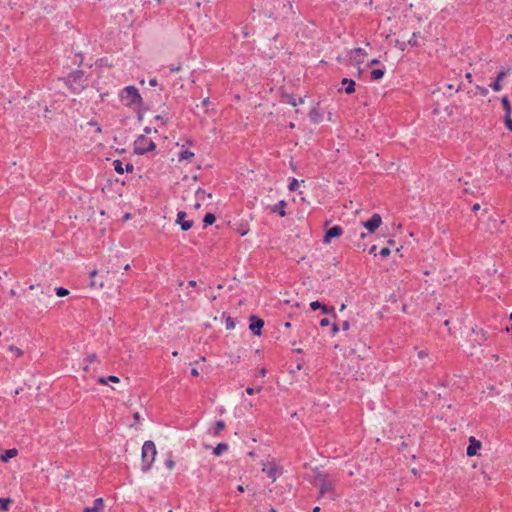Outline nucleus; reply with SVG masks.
<instances>
[{"label": "nucleus", "mask_w": 512, "mask_h": 512, "mask_svg": "<svg viewBox=\"0 0 512 512\" xmlns=\"http://www.w3.org/2000/svg\"><path fill=\"white\" fill-rule=\"evenodd\" d=\"M157 455L156 446L153 441L148 440L145 441L142 446V465L141 469L143 472H147L151 469L152 464L155 461V457Z\"/></svg>", "instance_id": "1"}, {"label": "nucleus", "mask_w": 512, "mask_h": 512, "mask_svg": "<svg viewBox=\"0 0 512 512\" xmlns=\"http://www.w3.org/2000/svg\"><path fill=\"white\" fill-rule=\"evenodd\" d=\"M121 100L126 106H132L140 104L142 101L141 95L138 91V89L134 86H127L125 87L121 94Z\"/></svg>", "instance_id": "2"}, {"label": "nucleus", "mask_w": 512, "mask_h": 512, "mask_svg": "<svg viewBox=\"0 0 512 512\" xmlns=\"http://www.w3.org/2000/svg\"><path fill=\"white\" fill-rule=\"evenodd\" d=\"M155 147V143L151 139L141 135L135 141L134 152L138 155H143L149 151H153Z\"/></svg>", "instance_id": "3"}, {"label": "nucleus", "mask_w": 512, "mask_h": 512, "mask_svg": "<svg viewBox=\"0 0 512 512\" xmlns=\"http://www.w3.org/2000/svg\"><path fill=\"white\" fill-rule=\"evenodd\" d=\"M382 224V218L379 214H373L372 217L363 222V226L368 230L369 233H374Z\"/></svg>", "instance_id": "4"}, {"label": "nucleus", "mask_w": 512, "mask_h": 512, "mask_svg": "<svg viewBox=\"0 0 512 512\" xmlns=\"http://www.w3.org/2000/svg\"><path fill=\"white\" fill-rule=\"evenodd\" d=\"M250 325L249 329L254 334L259 336L261 334V330L264 326V321L257 317L256 315H251L249 318Z\"/></svg>", "instance_id": "5"}, {"label": "nucleus", "mask_w": 512, "mask_h": 512, "mask_svg": "<svg viewBox=\"0 0 512 512\" xmlns=\"http://www.w3.org/2000/svg\"><path fill=\"white\" fill-rule=\"evenodd\" d=\"M342 233H343L342 227L335 225L326 230L323 241H324V243H330L332 238L339 237L342 235Z\"/></svg>", "instance_id": "6"}, {"label": "nucleus", "mask_w": 512, "mask_h": 512, "mask_svg": "<svg viewBox=\"0 0 512 512\" xmlns=\"http://www.w3.org/2000/svg\"><path fill=\"white\" fill-rule=\"evenodd\" d=\"M509 74H510V69H507V70H505V69H501V70L498 72V74H497V76H496L495 81L491 84L492 89H493L494 91H496V92L500 91V90L502 89V84H501L502 80H503L507 75H509Z\"/></svg>", "instance_id": "7"}, {"label": "nucleus", "mask_w": 512, "mask_h": 512, "mask_svg": "<svg viewBox=\"0 0 512 512\" xmlns=\"http://www.w3.org/2000/svg\"><path fill=\"white\" fill-rule=\"evenodd\" d=\"M481 448V442L477 440L475 437L471 436L469 438V445L466 450V454L468 456H474L477 454L478 450Z\"/></svg>", "instance_id": "8"}, {"label": "nucleus", "mask_w": 512, "mask_h": 512, "mask_svg": "<svg viewBox=\"0 0 512 512\" xmlns=\"http://www.w3.org/2000/svg\"><path fill=\"white\" fill-rule=\"evenodd\" d=\"M185 217H186V212L179 211L177 214L176 223L180 225V227L183 231H188L192 227L193 221L185 220L184 219Z\"/></svg>", "instance_id": "9"}, {"label": "nucleus", "mask_w": 512, "mask_h": 512, "mask_svg": "<svg viewBox=\"0 0 512 512\" xmlns=\"http://www.w3.org/2000/svg\"><path fill=\"white\" fill-rule=\"evenodd\" d=\"M326 494H329V498L331 500L334 499V491H333V484L329 481H322L320 486V496H325Z\"/></svg>", "instance_id": "10"}, {"label": "nucleus", "mask_w": 512, "mask_h": 512, "mask_svg": "<svg viewBox=\"0 0 512 512\" xmlns=\"http://www.w3.org/2000/svg\"><path fill=\"white\" fill-rule=\"evenodd\" d=\"M262 471L265 472L267 476L271 478L273 481L276 480L278 473L276 466L272 464H264Z\"/></svg>", "instance_id": "11"}, {"label": "nucleus", "mask_w": 512, "mask_h": 512, "mask_svg": "<svg viewBox=\"0 0 512 512\" xmlns=\"http://www.w3.org/2000/svg\"><path fill=\"white\" fill-rule=\"evenodd\" d=\"M285 206L286 202L284 200H281L271 207V212L278 213L281 217H284L286 215V212L284 210Z\"/></svg>", "instance_id": "12"}, {"label": "nucleus", "mask_w": 512, "mask_h": 512, "mask_svg": "<svg viewBox=\"0 0 512 512\" xmlns=\"http://www.w3.org/2000/svg\"><path fill=\"white\" fill-rule=\"evenodd\" d=\"M342 85L347 94H352L355 91V81L352 79L343 78Z\"/></svg>", "instance_id": "13"}, {"label": "nucleus", "mask_w": 512, "mask_h": 512, "mask_svg": "<svg viewBox=\"0 0 512 512\" xmlns=\"http://www.w3.org/2000/svg\"><path fill=\"white\" fill-rule=\"evenodd\" d=\"M309 118L313 123H319L322 120V114L320 113L319 109L314 107L309 112Z\"/></svg>", "instance_id": "14"}, {"label": "nucleus", "mask_w": 512, "mask_h": 512, "mask_svg": "<svg viewBox=\"0 0 512 512\" xmlns=\"http://www.w3.org/2000/svg\"><path fill=\"white\" fill-rule=\"evenodd\" d=\"M17 453V449H8L4 452V454L1 455V460L3 462H8L11 458L15 457Z\"/></svg>", "instance_id": "15"}, {"label": "nucleus", "mask_w": 512, "mask_h": 512, "mask_svg": "<svg viewBox=\"0 0 512 512\" xmlns=\"http://www.w3.org/2000/svg\"><path fill=\"white\" fill-rule=\"evenodd\" d=\"M96 275H97L96 270H93L90 272V277H91L90 287L91 288H102L104 286V284L102 281L98 282L97 280L94 279L96 277Z\"/></svg>", "instance_id": "16"}, {"label": "nucleus", "mask_w": 512, "mask_h": 512, "mask_svg": "<svg viewBox=\"0 0 512 512\" xmlns=\"http://www.w3.org/2000/svg\"><path fill=\"white\" fill-rule=\"evenodd\" d=\"M501 103H502L503 109L505 111V115L511 114L512 107H511L510 101L507 96H503L501 98Z\"/></svg>", "instance_id": "17"}, {"label": "nucleus", "mask_w": 512, "mask_h": 512, "mask_svg": "<svg viewBox=\"0 0 512 512\" xmlns=\"http://www.w3.org/2000/svg\"><path fill=\"white\" fill-rule=\"evenodd\" d=\"M228 449V445L226 443H219L213 450V454L215 456H220L224 451Z\"/></svg>", "instance_id": "18"}, {"label": "nucleus", "mask_w": 512, "mask_h": 512, "mask_svg": "<svg viewBox=\"0 0 512 512\" xmlns=\"http://www.w3.org/2000/svg\"><path fill=\"white\" fill-rule=\"evenodd\" d=\"M194 156V153L188 150H182L179 153L178 160L179 161H185L190 160Z\"/></svg>", "instance_id": "19"}, {"label": "nucleus", "mask_w": 512, "mask_h": 512, "mask_svg": "<svg viewBox=\"0 0 512 512\" xmlns=\"http://www.w3.org/2000/svg\"><path fill=\"white\" fill-rule=\"evenodd\" d=\"M216 220V217L214 214L212 213H207L205 216H204V219H203V223H204V226L207 227L209 225H212Z\"/></svg>", "instance_id": "20"}, {"label": "nucleus", "mask_w": 512, "mask_h": 512, "mask_svg": "<svg viewBox=\"0 0 512 512\" xmlns=\"http://www.w3.org/2000/svg\"><path fill=\"white\" fill-rule=\"evenodd\" d=\"M113 167H114V170L118 173V174H123L124 173V167H123V163L121 160L119 159H116L113 161Z\"/></svg>", "instance_id": "21"}, {"label": "nucleus", "mask_w": 512, "mask_h": 512, "mask_svg": "<svg viewBox=\"0 0 512 512\" xmlns=\"http://www.w3.org/2000/svg\"><path fill=\"white\" fill-rule=\"evenodd\" d=\"M12 500L10 498H0V510H8Z\"/></svg>", "instance_id": "22"}, {"label": "nucleus", "mask_w": 512, "mask_h": 512, "mask_svg": "<svg viewBox=\"0 0 512 512\" xmlns=\"http://www.w3.org/2000/svg\"><path fill=\"white\" fill-rule=\"evenodd\" d=\"M384 70L382 69H374L371 71V79L372 80H379L383 77Z\"/></svg>", "instance_id": "23"}, {"label": "nucleus", "mask_w": 512, "mask_h": 512, "mask_svg": "<svg viewBox=\"0 0 512 512\" xmlns=\"http://www.w3.org/2000/svg\"><path fill=\"white\" fill-rule=\"evenodd\" d=\"M351 58L356 59L357 56H364L366 52L363 48H355L350 52Z\"/></svg>", "instance_id": "24"}, {"label": "nucleus", "mask_w": 512, "mask_h": 512, "mask_svg": "<svg viewBox=\"0 0 512 512\" xmlns=\"http://www.w3.org/2000/svg\"><path fill=\"white\" fill-rule=\"evenodd\" d=\"M418 38H419V34L413 33L412 36L410 37V39L408 40V44L411 46H415V47L419 46Z\"/></svg>", "instance_id": "25"}, {"label": "nucleus", "mask_w": 512, "mask_h": 512, "mask_svg": "<svg viewBox=\"0 0 512 512\" xmlns=\"http://www.w3.org/2000/svg\"><path fill=\"white\" fill-rule=\"evenodd\" d=\"M103 506H104V501L102 498H97L94 500V505L93 507L98 511L100 512L102 509H103Z\"/></svg>", "instance_id": "26"}, {"label": "nucleus", "mask_w": 512, "mask_h": 512, "mask_svg": "<svg viewBox=\"0 0 512 512\" xmlns=\"http://www.w3.org/2000/svg\"><path fill=\"white\" fill-rule=\"evenodd\" d=\"M205 195H206V192H205L203 189L198 188V189L196 190V197H197V199H198V200H203V198H204V196H205ZM207 197H208V198H211V197H212V194H211V193H208V194H207Z\"/></svg>", "instance_id": "27"}, {"label": "nucleus", "mask_w": 512, "mask_h": 512, "mask_svg": "<svg viewBox=\"0 0 512 512\" xmlns=\"http://www.w3.org/2000/svg\"><path fill=\"white\" fill-rule=\"evenodd\" d=\"M56 295L59 297H65L69 294V291L66 288L58 287L55 289Z\"/></svg>", "instance_id": "28"}, {"label": "nucleus", "mask_w": 512, "mask_h": 512, "mask_svg": "<svg viewBox=\"0 0 512 512\" xmlns=\"http://www.w3.org/2000/svg\"><path fill=\"white\" fill-rule=\"evenodd\" d=\"M225 428V423L223 420H219L215 424V434H219Z\"/></svg>", "instance_id": "29"}, {"label": "nucleus", "mask_w": 512, "mask_h": 512, "mask_svg": "<svg viewBox=\"0 0 512 512\" xmlns=\"http://www.w3.org/2000/svg\"><path fill=\"white\" fill-rule=\"evenodd\" d=\"M504 123H505L507 129L512 132V118H511V114H508V115L504 116Z\"/></svg>", "instance_id": "30"}, {"label": "nucleus", "mask_w": 512, "mask_h": 512, "mask_svg": "<svg viewBox=\"0 0 512 512\" xmlns=\"http://www.w3.org/2000/svg\"><path fill=\"white\" fill-rule=\"evenodd\" d=\"M298 186H299V183H298L297 179L292 178L289 183L288 188L290 191H295V190H297Z\"/></svg>", "instance_id": "31"}, {"label": "nucleus", "mask_w": 512, "mask_h": 512, "mask_svg": "<svg viewBox=\"0 0 512 512\" xmlns=\"http://www.w3.org/2000/svg\"><path fill=\"white\" fill-rule=\"evenodd\" d=\"M8 350L15 353L16 356H21L23 354L22 350L14 345L8 347Z\"/></svg>", "instance_id": "32"}, {"label": "nucleus", "mask_w": 512, "mask_h": 512, "mask_svg": "<svg viewBox=\"0 0 512 512\" xmlns=\"http://www.w3.org/2000/svg\"><path fill=\"white\" fill-rule=\"evenodd\" d=\"M288 102L292 105V106H297L298 104H301L304 102L303 98H299V100L297 101L295 98H293L292 96H289V100Z\"/></svg>", "instance_id": "33"}, {"label": "nucleus", "mask_w": 512, "mask_h": 512, "mask_svg": "<svg viewBox=\"0 0 512 512\" xmlns=\"http://www.w3.org/2000/svg\"><path fill=\"white\" fill-rule=\"evenodd\" d=\"M226 328H227L228 330H232V329H234V328H235V322H234V320H233L232 318H230V317H228V318L226 319Z\"/></svg>", "instance_id": "34"}, {"label": "nucleus", "mask_w": 512, "mask_h": 512, "mask_svg": "<svg viewBox=\"0 0 512 512\" xmlns=\"http://www.w3.org/2000/svg\"><path fill=\"white\" fill-rule=\"evenodd\" d=\"M323 306L322 303H320L319 301H313L310 303V307L312 310H317V309H321Z\"/></svg>", "instance_id": "35"}, {"label": "nucleus", "mask_w": 512, "mask_h": 512, "mask_svg": "<svg viewBox=\"0 0 512 512\" xmlns=\"http://www.w3.org/2000/svg\"><path fill=\"white\" fill-rule=\"evenodd\" d=\"M322 312L324 314H331V313H334V307H328L326 305L323 304L322 308H321Z\"/></svg>", "instance_id": "36"}, {"label": "nucleus", "mask_w": 512, "mask_h": 512, "mask_svg": "<svg viewBox=\"0 0 512 512\" xmlns=\"http://www.w3.org/2000/svg\"><path fill=\"white\" fill-rule=\"evenodd\" d=\"M165 466L169 469V470H172L175 466V462L172 458H168L166 461H165Z\"/></svg>", "instance_id": "37"}, {"label": "nucleus", "mask_w": 512, "mask_h": 512, "mask_svg": "<svg viewBox=\"0 0 512 512\" xmlns=\"http://www.w3.org/2000/svg\"><path fill=\"white\" fill-rule=\"evenodd\" d=\"M476 88H477V90L479 91V93H480L482 96H486V95H488V93H489V91H488V89H487L486 87H483V86H479V85H478Z\"/></svg>", "instance_id": "38"}, {"label": "nucleus", "mask_w": 512, "mask_h": 512, "mask_svg": "<svg viewBox=\"0 0 512 512\" xmlns=\"http://www.w3.org/2000/svg\"><path fill=\"white\" fill-rule=\"evenodd\" d=\"M380 255H381L382 257H387V256H389V255H390V249H389V248H387V247L382 248V249L380 250Z\"/></svg>", "instance_id": "39"}, {"label": "nucleus", "mask_w": 512, "mask_h": 512, "mask_svg": "<svg viewBox=\"0 0 512 512\" xmlns=\"http://www.w3.org/2000/svg\"><path fill=\"white\" fill-rule=\"evenodd\" d=\"M107 379H108V382H113V383H118L120 381V379L114 375L108 376Z\"/></svg>", "instance_id": "40"}, {"label": "nucleus", "mask_w": 512, "mask_h": 512, "mask_svg": "<svg viewBox=\"0 0 512 512\" xmlns=\"http://www.w3.org/2000/svg\"><path fill=\"white\" fill-rule=\"evenodd\" d=\"M97 382H98L99 384H101V385H106V384H108V379H107V377H103V376H102V377H99V378L97 379Z\"/></svg>", "instance_id": "41"}, {"label": "nucleus", "mask_w": 512, "mask_h": 512, "mask_svg": "<svg viewBox=\"0 0 512 512\" xmlns=\"http://www.w3.org/2000/svg\"><path fill=\"white\" fill-rule=\"evenodd\" d=\"M133 170H134V166H133V164H131V163H127V164H126V166H125V168H124V172H125V171H126V172H132Z\"/></svg>", "instance_id": "42"}, {"label": "nucleus", "mask_w": 512, "mask_h": 512, "mask_svg": "<svg viewBox=\"0 0 512 512\" xmlns=\"http://www.w3.org/2000/svg\"><path fill=\"white\" fill-rule=\"evenodd\" d=\"M96 360H97V355H96V354H94V353H93V354H91V355H89V356L87 357V359H86V361H88V362H90V363H91V362H94V361H96Z\"/></svg>", "instance_id": "43"}, {"label": "nucleus", "mask_w": 512, "mask_h": 512, "mask_svg": "<svg viewBox=\"0 0 512 512\" xmlns=\"http://www.w3.org/2000/svg\"><path fill=\"white\" fill-rule=\"evenodd\" d=\"M330 324V321L328 318H323L321 321H320V326L322 327H325V326H328Z\"/></svg>", "instance_id": "44"}, {"label": "nucleus", "mask_w": 512, "mask_h": 512, "mask_svg": "<svg viewBox=\"0 0 512 512\" xmlns=\"http://www.w3.org/2000/svg\"><path fill=\"white\" fill-rule=\"evenodd\" d=\"M349 328H350V324H349V322H348V321H344V322L342 323V329H343L344 331H347V330H349Z\"/></svg>", "instance_id": "45"}, {"label": "nucleus", "mask_w": 512, "mask_h": 512, "mask_svg": "<svg viewBox=\"0 0 512 512\" xmlns=\"http://www.w3.org/2000/svg\"><path fill=\"white\" fill-rule=\"evenodd\" d=\"M83 512H98L94 507H85Z\"/></svg>", "instance_id": "46"}, {"label": "nucleus", "mask_w": 512, "mask_h": 512, "mask_svg": "<svg viewBox=\"0 0 512 512\" xmlns=\"http://www.w3.org/2000/svg\"><path fill=\"white\" fill-rule=\"evenodd\" d=\"M427 355H428V354H427V352H426V351H424V350H421V351H419V352H418V357H419V358H424V357H426Z\"/></svg>", "instance_id": "47"}, {"label": "nucleus", "mask_w": 512, "mask_h": 512, "mask_svg": "<svg viewBox=\"0 0 512 512\" xmlns=\"http://www.w3.org/2000/svg\"><path fill=\"white\" fill-rule=\"evenodd\" d=\"M339 331L337 324L332 325V334L335 335Z\"/></svg>", "instance_id": "48"}, {"label": "nucleus", "mask_w": 512, "mask_h": 512, "mask_svg": "<svg viewBox=\"0 0 512 512\" xmlns=\"http://www.w3.org/2000/svg\"><path fill=\"white\" fill-rule=\"evenodd\" d=\"M242 36H243L244 38H246V37H248V36H249V32H248V30H247V28H246V27L242 28Z\"/></svg>", "instance_id": "49"}, {"label": "nucleus", "mask_w": 512, "mask_h": 512, "mask_svg": "<svg viewBox=\"0 0 512 512\" xmlns=\"http://www.w3.org/2000/svg\"><path fill=\"white\" fill-rule=\"evenodd\" d=\"M136 423H139L140 422V414L139 412H135L134 415H133Z\"/></svg>", "instance_id": "50"}, {"label": "nucleus", "mask_w": 512, "mask_h": 512, "mask_svg": "<svg viewBox=\"0 0 512 512\" xmlns=\"http://www.w3.org/2000/svg\"><path fill=\"white\" fill-rule=\"evenodd\" d=\"M266 373H267V370H266L265 368H261V369L259 370V375H260L261 377H264V376L266 375Z\"/></svg>", "instance_id": "51"}, {"label": "nucleus", "mask_w": 512, "mask_h": 512, "mask_svg": "<svg viewBox=\"0 0 512 512\" xmlns=\"http://www.w3.org/2000/svg\"><path fill=\"white\" fill-rule=\"evenodd\" d=\"M480 209V204L479 203H475L473 206H472V211L476 212Z\"/></svg>", "instance_id": "52"}, {"label": "nucleus", "mask_w": 512, "mask_h": 512, "mask_svg": "<svg viewBox=\"0 0 512 512\" xmlns=\"http://www.w3.org/2000/svg\"><path fill=\"white\" fill-rule=\"evenodd\" d=\"M378 63H379V60H378V59H372V60L369 62L368 66H373V65H376V64H378Z\"/></svg>", "instance_id": "53"}, {"label": "nucleus", "mask_w": 512, "mask_h": 512, "mask_svg": "<svg viewBox=\"0 0 512 512\" xmlns=\"http://www.w3.org/2000/svg\"><path fill=\"white\" fill-rule=\"evenodd\" d=\"M149 84H150L151 86H156V85H157V80H156V78L150 79V80H149Z\"/></svg>", "instance_id": "54"}, {"label": "nucleus", "mask_w": 512, "mask_h": 512, "mask_svg": "<svg viewBox=\"0 0 512 512\" xmlns=\"http://www.w3.org/2000/svg\"><path fill=\"white\" fill-rule=\"evenodd\" d=\"M191 374L195 377L199 375L198 370L196 368L191 369Z\"/></svg>", "instance_id": "55"}, {"label": "nucleus", "mask_w": 512, "mask_h": 512, "mask_svg": "<svg viewBox=\"0 0 512 512\" xmlns=\"http://www.w3.org/2000/svg\"><path fill=\"white\" fill-rule=\"evenodd\" d=\"M246 393L252 395L254 393V389L251 387L246 388Z\"/></svg>", "instance_id": "56"}, {"label": "nucleus", "mask_w": 512, "mask_h": 512, "mask_svg": "<svg viewBox=\"0 0 512 512\" xmlns=\"http://www.w3.org/2000/svg\"><path fill=\"white\" fill-rule=\"evenodd\" d=\"M196 284H197V283H196V281H195V280H191V281H189V282H188V285H189L190 287H195V286H196Z\"/></svg>", "instance_id": "57"}, {"label": "nucleus", "mask_w": 512, "mask_h": 512, "mask_svg": "<svg viewBox=\"0 0 512 512\" xmlns=\"http://www.w3.org/2000/svg\"><path fill=\"white\" fill-rule=\"evenodd\" d=\"M465 77L468 79L469 82L472 81V74L471 73H466Z\"/></svg>", "instance_id": "58"}, {"label": "nucleus", "mask_w": 512, "mask_h": 512, "mask_svg": "<svg viewBox=\"0 0 512 512\" xmlns=\"http://www.w3.org/2000/svg\"><path fill=\"white\" fill-rule=\"evenodd\" d=\"M209 104V98H205L203 101H202V105L203 106H207Z\"/></svg>", "instance_id": "59"}, {"label": "nucleus", "mask_w": 512, "mask_h": 512, "mask_svg": "<svg viewBox=\"0 0 512 512\" xmlns=\"http://www.w3.org/2000/svg\"><path fill=\"white\" fill-rule=\"evenodd\" d=\"M237 490L242 493V492H244V487L242 485H239L237 487Z\"/></svg>", "instance_id": "60"}, {"label": "nucleus", "mask_w": 512, "mask_h": 512, "mask_svg": "<svg viewBox=\"0 0 512 512\" xmlns=\"http://www.w3.org/2000/svg\"><path fill=\"white\" fill-rule=\"evenodd\" d=\"M179 69H180L179 67H171V68H170V70H171L172 72H177V71H179Z\"/></svg>", "instance_id": "61"}, {"label": "nucleus", "mask_w": 512, "mask_h": 512, "mask_svg": "<svg viewBox=\"0 0 512 512\" xmlns=\"http://www.w3.org/2000/svg\"><path fill=\"white\" fill-rule=\"evenodd\" d=\"M293 352H295V353H302V349H300V348H294V349H293Z\"/></svg>", "instance_id": "62"}, {"label": "nucleus", "mask_w": 512, "mask_h": 512, "mask_svg": "<svg viewBox=\"0 0 512 512\" xmlns=\"http://www.w3.org/2000/svg\"><path fill=\"white\" fill-rule=\"evenodd\" d=\"M445 87H446L447 89H449V90L454 89V85H452V84H448V85H446Z\"/></svg>", "instance_id": "63"}, {"label": "nucleus", "mask_w": 512, "mask_h": 512, "mask_svg": "<svg viewBox=\"0 0 512 512\" xmlns=\"http://www.w3.org/2000/svg\"><path fill=\"white\" fill-rule=\"evenodd\" d=\"M375 250H376V246H375V245H373V246L370 248V251H369V252H370V253H374V252H375Z\"/></svg>", "instance_id": "64"}]
</instances>
